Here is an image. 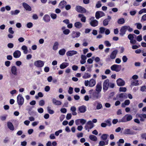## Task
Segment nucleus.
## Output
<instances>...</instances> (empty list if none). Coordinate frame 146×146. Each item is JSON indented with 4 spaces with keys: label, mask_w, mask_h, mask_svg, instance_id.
<instances>
[{
    "label": "nucleus",
    "mask_w": 146,
    "mask_h": 146,
    "mask_svg": "<svg viewBox=\"0 0 146 146\" xmlns=\"http://www.w3.org/2000/svg\"><path fill=\"white\" fill-rule=\"evenodd\" d=\"M96 84V81L93 79H90L89 80H85L84 82V84L86 86H88L90 87H93Z\"/></svg>",
    "instance_id": "nucleus-1"
},
{
    "label": "nucleus",
    "mask_w": 146,
    "mask_h": 146,
    "mask_svg": "<svg viewBox=\"0 0 146 146\" xmlns=\"http://www.w3.org/2000/svg\"><path fill=\"white\" fill-rule=\"evenodd\" d=\"M94 127V124L91 121H88L86 124L85 128L86 130H88V132L90 130Z\"/></svg>",
    "instance_id": "nucleus-2"
},
{
    "label": "nucleus",
    "mask_w": 146,
    "mask_h": 146,
    "mask_svg": "<svg viewBox=\"0 0 146 146\" xmlns=\"http://www.w3.org/2000/svg\"><path fill=\"white\" fill-rule=\"evenodd\" d=\"M117 52V50L113 51L110 54V57L106 59V60L108 61H110L111 59H114L116 57Z\"/></svg>",
    "instance_id": "nucleus-3"
},
{
    "label": "nucleus",
    "mask_w": 146,
    "mask_h": 146,
    "mask_svg": "<svg viewBox=\"0 0 146 146\" xmlns=\"http://www.w3.org/2000/svg\"><path fill=\"white\" fill-rule=\"evenodd\" d=\"M110 68L111 70L112 71L118 72L121 70V66L120 65L114 64L111 66Z\"/></svg>",
    "instance_id": "nucleus-4"
},
{
    "label": "nucleus",
    "mask_w": 146,
    "mask_h": 146,
    "mask_svg": "<svg viewBox=\"0 0 146 146\" xmlns=\"http://www.w3.org/2000/svg\"><path fill=\"white\" fill-rule=\"evenodd\" d=\"M76 10L78 12L82 13H86L87 11L85 8L80 6H77L76 7Z\"/></svg>",
    "instance_id": "nucleus-5"
},
{
    "label": "nucleus",
    "mask_w": 146,
    "mask_h": 146,
    "mask_svg": "<svg viewBox=\"0 0 146 146\" xmlns=\"http://www.w3.org/2000/svg\"><path fill=\"white\" fill-rule=\"evenodd\" d=\"M132 118V116L130 115H126L121 119V121L125 122L131 120Z\"/></svg>",
    "instance_id": "nucleus-6"
},
{
    "label": "nucleus",
    "mask_w": 146,
    "mask_h": 146,
    "mask_svg": "<svg viewBox=\"0 0 146 146\" xmlns=\"http://www.w3.org/2000/svg\"><path fill=\"white\" fill-rule=\"evenodd\" d=\"M17 102L19 105H21L24 102V99L21 95L19 94L17 97Z\"/></svg>",
    "instance_id": "nucleus-7"
},
{
    "label": "nucleus",
    "mask_w": 146,
    "mask_h": 146,
    "mask_svg": "<svg viewBox=\"0 0 146 146\" xmlns=\"http://www.w3.org/2000/svg\"><path fill=\"white\" fill-rule=\"evenodd\" d=\"M109 86V80L107 79L104 82L103 84V89L105 90H107Z\"/></svg>",
    "instance_id": "nucleus-8"
},
{
    "label": "nucleus",
    "mask_w": 146,
    "mask_h": 146,
    "mask_svg": "<svg viewBox=\"0 0 146 146\" xmlns=\"http://www.w3.org/2000/svg\"><path fill=\"white\" fill-rule=\"evenodd\" d=\"M105 15V13L102 11H98L96 13V18L97 19H99V18L104 16Z\"/></svg>",
    "instance_id": "nucleus-9"
},
{
    "label": "nucleus",
    "mask_w": 146,
    "mask_h": 146,
    "mask_svg": "<svg viewBox=\"0 0 146 146\" xmlns=\"http://www.w3.org/2000/svg\"><path fill=\"white\" fill-rule=\"evenodd\" d=\"M117 85L118 86H123L125 85V82L121 78L118 79L116 81Z\"/></svg>",
    "instance_id": "nucleus-10"
},
{
    "label": "nucleus",
    "mask_w": 146,
    "mask_h": 146,
    "mask_svg": "<svg viewBox=\"0 0 146 146\" xmlns=\"http://www.w3.org/2000/svg\"><path fill=\"white\" fill-rule=\"evenodd\" d=\"M34 65L37 67H42L44 65V63L42 61L37 60L34 62Z\"/></svg>",
    "instance_id": "nucleus-11"
},
{
    "label": "nucleus",
    "mask_w": 146,
    "mask_h": 146,
    "mask_svg": "<svg viewBox=\"0 0 146 146\" xmlns=\"http://www.w3.org/2000/svg\"><path fill=\"white\" fill-rule=\"evenodd\" d=\"M94 17H92L90 18L91 20L90 22V24L93 27H96L98 25V23L97 21L96 20H94Z\"/></svg>",
    "instance_id": "nucleus-12"
},
{
    "label": "nucleus",
    "mask_w": 146,
    "mask_h": 146,
    "mask_svg": "<svg viewBox=\"0 0 146 146\" xmlns=\"http://www.w3.org/2000/svg\"><path fill=\"white\" fill-rule=\"evenodd\" d=\"M78 110L80 113H84L86 110V107L84 105L80 106L78 108Z\"/></svg>",
    "instance_id": "nucleus-13"
},
{
    "label": "nucleus",
    "mask_w": 146,
    "mask_h": 146,
    "mask_svg": "<svg viewBox=\"0 0 146 146\" xmlns=\"http://www.w3.org/2000/svg\"><path fill=\"white\" fill-rule=\"evenodd\" d=\"M136 115L137 117L140 118V120L141 121H144L146 119V114H137Z\"/></svg>",
    "instance_id": "nucleus-14"
},
{
    "label": "nucleus",
    "mask_w": 146,
    "mask_h": 146,
    "mask_svg": "<svg viewBox=\"0 0 146 146\" xmlns=\"http://www.w3.org/2000/svg\"><path fill=\"white\" fill-rule=\"evenodd\" d=\"M78 17L80 19V20L82 22L85 23L86 21V17L82 14H80L78 15Z\"/></svg>",
    "instance_id": "nucleus-15"
},
{
    "label": "nucleus",
    "mask_w": 146,
    "mask_h": 146,
    "mask_svg": "<svg viewBox=\"0 0 146 146\" xmlns=\"http://www.w3.org/2000/svg\"><path fill=\"white\" fill-rule=\"evenodd\" d=\"M80 33L79 32H76L74 31H73L72 33L71 36L72 38H74L79 37L80 36Z\"/></svg>",
    "instance_id": "nucleus-16"
},
{
    "label": "nucleus",
    "mask_w": 146,
    "mask_h": 146,
    "mask_svg": "<svg viewBox=\"0 0 146 146\" xmlns=\"http://www.w3.org/2000/svg\"><path fill=\"white\" fill-rule=\"evenodd\" d=\"M67 2L66 1L63 0L61 1L59 4V7L62 9L65 7L66 5H67Z\"/></svg>",
    "instance_id": "nucleus-17"
},
{
    "label": "nucleus",
    "mask_w": 146,
    "mask_h": 146,
    "mask_svg": "<svg viewBox=\"0 0 146 146\" xmlns=\"http://www.w3.org/2000/svg\"><path fill=\"white\" fill-rule=\"evenodd\" d=\"M77 54V52L74 50H71L67 52L66 54L68 56H72Z\"/></svg>",
    "instance_id": "nucleus-18"
},
{
    "label": "nucleus",
    "mask_w": 146,
    "mask_h": 146,
    "mask_svg": "<svg viewBox=\"0 0 146 146\" xmlns=\"http://www.w3.org/2000/svg\"><path fill=\"white\" fill-rule=\"evenodd\" d=\"M21 54V52L19 50H17L14 52L13 55L15 58H17L20 57Z\"/></svg>",
    "instance_id": "nucleus-19"
},
{
    "label": "nucleus",
    "mask_w": 146,
    "mask_h": 146,
    "mask_svg": "<svg viewBox=\"0 0 146 146\" xmlns=\"http://www.w3.org/2000/svg\"><path fill=\"white\" fill-rule=\"evenodd\" d=\"M127 30L126 26L122 27L120 30V35L121 36H123L125 33V32Z\"/></svg>",
    "instance_id": "nucleus-20"
},
{
    "label": "nucleus",
    "mask_w": 146,
    "mask_h": 146,
    "mask_svg": "<svg viewBox=\"0 0 146 146\" xmlns=\"http://www.w3.org/2000/svg\"><path fill=\"white\" fill-rule=\"evenodd\" d=\"M52 102L53 104L56 105L60 106L62 104V102L61 101L57 100L55 98L52 99Z\"/></svg>",
    "instance_id": "nucleus-21"
},
{
    "label": "nucleus",
    "mask_w": 146,
    "mask_h": 146,
    "mask_svg": "<svg viewBox=\"0 0 146 146\" xmlns=\"http://www.w3.org/2000/svg\"><path fill=\"white\" fill-rule=\"evenodd\" d=\"M102 89L101 83H98L96 85V90L98 92H100Z\"/></svg>",
    "instance_id": "nucleus-22"
},
{
    "label": "nucleus",
    "mask_w": 146,
    "mask_h": 146,
    "mask_svg": "<svg viewBox=\"0 0 146 146\" xmlns=\"http://www.w3.org/2000/svg\"><path fill=\"white\" fill-rule=\"evenodd\" d=\"M81 58V60H80V62L82 64H85L86 62V57L85 55H82Z\"/></svg>",
    "instance_id": "nucleus-23"
},
{
    "label": "nucleus",
    "mask_w": 146,
    "mask_h": 146,
    "mask_svg": "<svg viewBox=\"0 0 146 146\" xmlns=\"http://www.w3.org/2000/svg\"><path fill=\"white\" fill-rule=\"evenodd\" d=\"M75 27L77 29H80L82 27V23L80 22H76L74 24Z\"/></svg>",
    "instance_id": "nucleus-24"
},
{
    "label": "nucleus",
    "mask_w": 146,
    "mask_h": 146,
    "mask_svg": "<svg viewBox=\"0 0 146 146\" xmlns=\"http://www.w3.org/2000/svg\"><path fill=\"white\" fill-rule=\"evenodd\" d=\"M123 133L125 134H133L134 133L129 129H125Z\"/></svg>",
    "instance_id": "nucleus-25"
},
{
    "label": "nucleus",
    "mask_w": 146,
    "mask_h": 146,
    "mask_svg": "<svg viewBox=\"0 0 146 146\" xmlns=\"http://www.w3.org/2000/svg\"><path fill=\"white\" fill-rule=\"evenodd\" d=\"M69 65L68 63L63 62L60 65V67L61 69H63L66 68Z\"/></svg>",
    "instance_id": "nucleus-26"
},
{
    "label": "nucleus",
    "mask_w": 146,
    "mask_h": 146,
    "mask_svg": "<svg viewBox=\"0 0 146 146\" xmlns=\"http://www.w3.org/2000/svg\"><path fill=\"white\" fill-rule=\"evenodd\" d=\"M11 71L12 73L14 75L17 74V68L16 66H13L11 68Z\"/></svg>",
    "instance_id": "nucleus-27"
},
{
    "label": "nucleus",
    "mask_w": 146,
    "mask_h": 146,
    "mask_svg": "<svg viewBox=\"0 0 146 146\" xmlns=\"http://www.w3.org/2000/svg\"><path fill=\"white\" fill-rule=\"evenodd\" d=\"M108 143V140L104 141H101L99 143V146H103L106 145H107Z\"/></svg>",
    "instance_id": "nucleus-28"
},
{
    "label": "nucleus",
    "mask_w": 146,
    "mask_h": 146,
    "mask_svg": "<svg viewBox=\"0 0 146 146\" xmlns=\"http://www.w3.org/2000/svg\"><path fill=\"white\" fill-rule=\"evenodd\" d=\"M91 77V74L88 72H85L82 76V78L84 79H87L90 78Z\"/></svg>",
    "instance_id": "nucleus-29"
},
{
    "label": "nucleus",
    "mask_w": 146,
    "mask_h": 146,
    "mask_svg": "<svg viewBox=\"0 0 146 146\" xmlns=\"http://www.w3.org/2000/svg\"><path fill=\"white\" fill-rule=\"evenodd\" d=\"M23 6L24 8L27 10L29 11H31V7L27 4L23 3Z\"/></svg>",
    "instance_id": "nucleus-30"
},
{
    "label": "nucleus",
    "mask_w": 146,
    "mask_h": 146,
    "mask_svg": "<svg viewBox=\"0 0 146 146\" xmlns=\"http://www.w3.org/2000/svg\"><path fill=\"white\" fill-rule=\"evenodd\" d=\"M89 139L92 141H96L97 140V138L95 136L93 135H90L89 136Z\"/></svg>",
    "instance_id": "nucleus-31"
},
{
    "label": "nucleus",
    "mask_w": 146,
    "mask_h": 146,
    "mask_svg": "<svg viewBox=\"0 0 146 146\" xmlns=\"http://www.w3.org/2000/svg\"><path fill=\"white\" fill-rule=\"evenodd\" d=\"M7 126L8 128L11 130H13L14 129V127L12 123L10 122L7 123Z\"/></svg>",
    "instance_id": "nucleus-32"
},
{
    "label": "nucleus",
    "mask_w": 146,
    "mask_h": 146,
    "mask_svg": "<svg viewBox=\"0 0 146 146\" xmlns=\"http://www.w3.org/2000/svg\"><path fill=\"white\" fill-rule=\"evenodd\" d=\"M130 103V101L128 100H126L122 104L121 106L123 107H125V106H128L129 105Z\"/></svg>",
    "instance_id": "nucleus-33"
},
{
    "label": "nucleus",
    "mask_w": 146,
    "mask_h": 146,
    "mask_svg": "<svg viewBox=\"0 0 146 146\" xmlns=\"http://www.w3.org/2000/svg\"><path fill=\"white\" fill-rule=\"evenodd\" d=\"M70 110L72 111V114L73 115H76L77 114L76 111V108L74 106H72Z\"/></svg>",
    "instance_id": "nucleus-34"
},
{
    "label": "nucleus",
    "mask_w": 146,
    "mask_h": 146,
    "mask_svg": "<svg viewBox=\"0 0 146 146\" xmlns=\"http://www.w3.org/2000/svg\"><path fill=\"white\" fill-rule=\"evenodd\" d=\"M22 49L23 50V52L25 54H27L28 52V49L27 47L25 45L22 46L21 47Z\"/></svg>",
    "instance_id": "nucleus-35"
},
{
    "label": "nucleus",
    "mask_w": 146,
    "mask_h": 146,
    "mask_svg": "<svg viewBox=\"0 0 146 146\" xmlns=\"http://www.w3.org/2000/svg\"><path fill=\"white\" fill-rule=\"evenodd\" d=\"M108 136V134H102V135L101 136V137L102 139L105 141L107 139Z\"/></svg>",
    "instance_id": "nucleus-36"
},
{
    "label": "nucleus",
    "mask_w": 146,
    "mask_h": 146,
    "mask_svg": "<svg viewBox=\"0 0 146 146\" xmlns=\"http://www.w3.org/2000/svg\"><path fill=\"white\" fill-rule=\"evenodd\" d=\"M43 19L45 22H48L50 20V17L48 15H46L44 16Z\"/></svg>",
    "instance_id": "nucleus-37"
},
{
    "label": "nucleus",
    "mask_w": 146,
    "mask_h": 146,
    "mask_svg": "<svg viewBox=\"0 0 146 146\" xmlns=\"http://www.w3.org/2000/svg\"><path fill=\"white\" fill-rule=\"evenodd\" d=\"M66 51L64 49H62L59 51V54L61 55H63L65 53Z\"/></svg>",
    "instance_id": "nucleus-38"
},
{
    "label": "nucleus",
    "mask_w": 146,
    "mask_h": 146,
    "mask_svg": "<svg viewBox=\"0 0 146 146\" xmlns=\"http://www.w3.org/2000/svg\"><path fill=\"white\" fill-rule=\"evenodd\" d=\"M125 21L124 19L122 18L119 19L117 22L119 24H122L125 23Z\"/></svg>",
    "instance_id": "nucleus-39"
},
{
    "label": "nucleus",
    "mask_w": 146,
    "mask_h": 146,
    "mask_svg": "<svg viewBox=\"0 0 146 146\" xmlns=\"http://www.w3.org/2000/svg\"><path fill=\"white\" fill-rule=\"evenodd\" d=\"M118 97L119 98H127V97L126 96V94L125 93H121L119 94Z\"/></svg>",
    "instance_id": "nucleus-40"
},
{
    "label": "nucleus",
    "mask_w": 146,
    "mask_h": 146,
    "mask_svg": "<svg viewBox=\"0 0 146 146\" xmlns=\"http://www.w3.org/2000/svg\"><path fill=\"white\" fill-rule=\"evenodd\" d=\"M20 12V11L19 10H15V11H11V13L12 15H15L17 14L18 13H19Z\"/></svg>",
    "instance_id": "nucleus-41"
},
{
    "label": "nucleus",
    "mask_w": 146,
    "mask_h": 146,
    "mask_svg": "<svg viewBox=\"0 0 146 146\" xmlns=\"http://www.w3.org/2000/svg\"><path fill=\"white\" fill-rule=\"evenodd\" d=\"M127 90V89L125 87H121L119 89V91L120 92H125Z\"/></svg>",
    "instance_id": "nucleus-42"
},
{
    "label": "nucleus",
    "mask_w": 146,
    "mask_h": 146,
    "mask_svg": "<svg viewBox=\"0 0 146 146\" xmlns=\"http://www.w3.org/2000/svg\"><path fill=\"white\" fill-rule=\"evenodd\" d=\"M135 25H136L137 28L139 29H140L142 27V25L140 23H137L135 24Z\"/></svg>",
    "instance_id": "nucleus-43"
},
{
    "label": "nucleus",
    "mask_w": 146,
    "mask_h": 146,
    "mask_svg": "<svg viewBox=\"0 0 146 146\" xmlns=\"http://www.w3.org/2000/svg\"><path fill=\"white\" fill-rule=\"evenodd\" d=\"M58 43L56 42H55L53 46V49L54 50H56L58 48Z\"/></svg>",
    "instance_id": "nucleus-44"
},
{
    "label": "nucleus",
    "mask_w": 146,
    "mask_h": 146,
    "mask_svg": "<svg viewBox=\"0 0 146 146\" xmlns=\"http://www.w3.org/2000/svg\"><path fill=\"white\" fill-rule=\"evenodd\" d=\"M94 57L93 56L91 58H90L88 59L87 60V63L89 64H91L93 62V60L92 59H94Z\"/></svg>",
    "instance_id": "nucleus-45"
},
{
    "label": "nucleus",
    "mask_w": 146,
    "mask_h": 146,
    "mask_svg": "<svg viewBox=\"0 0 146 146\" xmlns=\"http://www.w3.org/2000/svg\"><path fill=\"white\" fill-rule=\"evenodd\" d=\"M104 43L106 46L107 47H110L111 46V44L108 41L106 40L105 41Z\"/></svg>",
    "instance_id": "nucleus-46"
},
{
    "label": "nucleus",
    "mask_w": 146,
    "mask_h": 146,
    "mask_svg": "<svg viewBox=\"0 0 146 146\" xmlns=\"http://www.w3.org/2000/svg\"><path fill=\"white\" fill-rule=\"evenodd\" d=\"M105 31V29L103 27H101L100 28L99 33H104Z\"/></svg>",
    "instance_id": "nucleus-47"
},
{
    "label": "nucleus",
    "mask_w": 146,
    "mask_h": 146,
    "mask_svg": "<svg viewBox=\"0 0 146 146\" xmlns=\"http://www.w3.org/2000/svg\"><path fill=\"white\" fill-rule=\"evenodd\" d=\"M45 104V102L43 100H41L39 102V104L40 106H44Z\"/></svg>",
    "instance_id": "nucleus-48"
},
{
    "label": "nucleus",
    "mask_w": 146,
    "mask_h": 146,
    "mask_svg": "<svg viewBox=\"0 0 146 146\" xmlns=\"http://www.w3.org/2000/svg\"><path fill=\"white\" fill-rule=\"evenodd\" d=\"M47 110L48 112V113L50 114H52L54 113V111L52 110H51L50 109V108L49 107H47Z\"/></svg>",
    "instance_id": "nucleus-49"
},
{
    "label": "nucleus",
    "mask_w": 146,
    "mask_h": 146,
    "mask_svg": "<svg viewBox=\"0 0 146 146\" xmlns=\"http://www.w3.org/2000/svg\"><path fill=\"white\" fill-rule=\"evenodd\" d=\"M146 21V14L142 16L141 19V21L143 22Z\"/></svg>",
    "instance_id": "nucleus-50"
},
{
    "label": "nucleus",
    "mask_w": 146,
    "mask_h": 146,
    "mask_svg": "<svg viewBox=\"0 0 146 146\" xmlns=\"http://www.w3.org/2000/svg\"><path fill=\"white\" fill-rule=\"evenodd\" d=\"M109 21V20H108V19H106L104 20L103 21L104 25L105 26L107 25L108 24Z\"/></svg>",
    "instance_id": "nucleus-51"
},
{
    "label": "nucleus",
    "mask_w": 146,
    "mask_h": 146,
    "mask_svg": "<svg viewBox=\"0 0 146 146\" xmlns=\"http://www.w3.org/2000/svg\"><path fill=\"white\" fill-rule=\"evenodd\" d=\"M142 40V36L141 35L138 36L137 38V41L140 42Z\"/></svg>",
    "instance_id": "nucleus-52"
},
{
    "label": "nucleus",
    "mask_w": 146,
    "mask_h": 146,
    "mask_svg": "<svg viewBox=\"0 0 146 146\" xmlns=\"http://www.w3.org/2000/svg\"><path fill=\"white\" fill-rule=\"evenodd\" d=\"M70 32V31L68 29H66L63 31L64 34L65 35H68Z\"/></svg>",
    "instance_id": "nucleus-53"
},
{
    "label": "nucleus",
    "mask_w": 146,
    "mask_h": 146,
    "mask_svg": "<svg viewBox=\"0 0 146 146\" xmlns=\"http://www.w3.org/2000/svg\"><path fill=\"white\" fill-rule=\"evenodd\" d=\"M80 123H81L82 125L84 124L86 122V120L84 119H80Z\"/></svg>",
    "instance_id": "nucleus-54"
},
{
    "label": "nucleus",
    "mask_w": 146,
    "mask_h": 146,
    "mask_svg": "<svg viewBox=\"0 0 146 146\" xmlns=\"http://www.w3.org/2000/svg\"><path fill=\"white\" fill-rule=\"evenodd\" d=\"M62 132V130L61 129H60L58 131H56L55 133V134L56 136H58L60 133Z\"/></svg>",
    "instance_id": "nucleus-55"
},
{
    "label": "nucleus",
    "mask_w": 146,
    "mask_h": 146,
    "mask_svg": "<svg viewBox=\"0 0 146 146\" xmlns=\"http://www.w3.org/2000/svg\"><path fill=\"white\" fill-rule=\"evenodd\" d=\"M71 113H68L67 114L66 118L67 120H69L71 118Z\"/></svg>",
    "instance_id": "nucleus-56"
},
{
    "label": "nucleus",
    "mask_w": 146,
    "mask_h": 146,
    "mask_svg": "<svg viewBox=\"0 0 146 146\" xmlns=\"http://www.w3.org/2000/svg\"><path fill=\"white\" fill-rule=\"evenodd\" d=\"M73 88L71 87L69 88L68 92L70 94H72L73 93Z\"/></svg>",
    "instance_id": "nucleus-57"
},
{
    "label": "nucleus",
    "mask_w": 146,
    "mask_h": 146,
    "mask_svg": "<svg viewBox=\"0 0 146 146\" xmlns=\"http://www.w3.org/2000/svg\"><path fill=\"white\" fill-rule=\"evenodd\" d=\"M126 27L127 30H128L130 32H132L133 31L132 28H131L129 26H126Z\"/></svg>",
    "instance_id": "nucleus-58"
},
{
    "label": "nucleus",
    "mask_w": 146,
    "mask_h": 146,
    "mask_svg": "<svg viewBox=\"0 0 146 146\" xmlns=\"http://www.w3.org/2000/svg\"><path fill=\"white\" fill-rule=\"evenodd\" d=\"M122 60L124 62H126L127 60V57L125 56H123L122 58Z\"/></svg>",
    "instance_id": "nucleus-59"
},
{
    "label": "nucleus",
    "mask_w": 146,
    "mask_h": 146,
    "mask_svg": "<svg viewBox=\"0 0 146 146\" xmlns=\"http://www.w3.org/2000/svg\"><path fill=\"white\" fill-rule=\"evenodd\" d=\"M133 35H132V34H129V35L128 36V38L131 40L132 39L134 38V36Z\"/></svg>",
    "instance_id": "nucleus-60"
},
{
    "label": "nucleus",
    "mask_w": 146,
    "mask_h": 146,
    "mask_svg": "<svg viewBox=\"0 0 146 146\" xmlns=\"http://www.w3.org/2000/svg\"><path fill=\"white\" fill-rule=\"evenodd\" d=\"M50 16L53 19H55L57 17L56 15L55 14L52 13L50 14Z\"/></svg>",
    "instance_id": "nucleus-61"
},
{
    "label": "nucleus",
    "mask_w": 146,
    "mask_h": 146,
    "mask_svg": "<svg viewBox=\"0 0 146 146\" xmlns=\"http://www.w3.org/2000/svg\"><path fill=\"white\" fill-rule=\"evenodd\" d=\"M33 26V24L31 22L28 23L27 24V27L28 28H30Z\"/></svg>",
    "instance_id": "nucleus-62"
},
{
    "label": "nucleus",
    "mask_w": 146,
    "mask_h": 146,
    "mask_svg": "<svg viewBox=\"0 0 146 146\" xmlns=\"http://www.w3.org/2000/svg\"><path fill=\"white\" fill-rule=\"evenodd\" d=\"M102 105L101 104H98L96 108L98 110H99L101 109L102 108Z\"/></svg>",
    "instance_id": "nucleus-63"
},
{
    "label": "nucleus",
    "mask_w": 146,
    "mask_h": 146,
    "mask_svg": "<svg viewBox=\"0 0 146 146\" xmlns=\"http://www.w3.org/2000/svg\"><path fill=\"white\" fill-rule=\"evenodd\" d=\"M72 68L73 70L76 71L78 70V67L76 65H73L72 66Z\"/></svg>",
    "instance_id": "nucleus-64"
}]
</instances>
